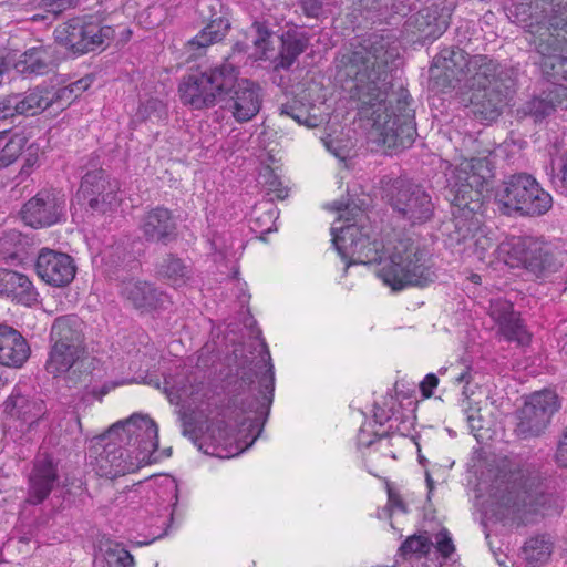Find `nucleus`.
<instances>
[{
	"label": "nucleus",
	"mask_w": 567,
	"mask_h": 567,
	"mask_svg": "<svg viewBox=\"0 0 567 567\" xmlns=\"http://www.w3.org/2000/svg\"><path fill=\"white\" fill-rule=\"evenodd\" d=\"M399 58V48L389 37L372 33L351 43L337 58V76L354 82L351 99L360 120L371 125L374 141L390 150L402 151L413 145L416 132L415 111L409 91L393 90L389 64Z\"/></svg>",
	"instance_id": "obj_1"
},
{
	"label": "nucleus",
	"mask_w": 567,
	"mask_h": 567,
	"mask_svg": "<svg viewBox=\"0 0 567 567\" xmlns=\"http://www.w3.org/2000/svg\"><path fill=\"white\" fill-rule=\"evenodd\" d=\"M157 424L147 414L134 413L96 437L92 451L101 477L115 478L156 463Z\"/></svg>",
	"instance_id": "obj_2"
},
{
	"label": "nucleus",
	"mask_w": 567,
	"mask_h": 567,
	"mask_svg": "<svg viewBox=\"0 0 567 567\" xmlns=\"http://www.w3.org/2000/svg\"><path fill=\"white\" fill-rule=\"evenodd\" d=\"M446 183L453 207V230L447 233L450 247L470 246L483 225V190L493 177L486 158H470L447 166Z\"/></svg>",
	"instance_id": "obj_3"
},
{
	"label": "nucleus",
	"mask_w": 567,
	"mask_h": 567,
	"mask_svg": "<svg viewBox=\"0 0 567 567\" xmlns=\"http://www.w3.org/2000/svg\"><path fill=\"white\" fill-rule=\"evenodd\" d=\"M386 251L384 264L377 274L392 290L400 291L409 286L425 287L436 279L432 255L417 240L398 238Z\"/></svg>",
	"instance_id": "obj_4"
},
{
	"label": "nucleus",
	"mask_w": 567,
	"mask_h": 567,
	"mask_svg": "<svg viewBox=\"0 0 567 567\" xmlns=\"http://www.w3.org/2000/svg\"><path fill=\"white\" fill-rule=\"evenodd\" d=\"M237 75L238 66L230 62L185 75L178 85L181 102L195 111L212 109L223 102Z\"/></svg>",
	"instance_id": "obj_5"
},
{
	"label": "nucleus",
	"mask_w": 567,
	"mask_h": 567,
	"mask_svg": "<svg viewBox=\"0 0 567 567\" xmlns=\"http://www.w3.org/2000/svg\"><path fill=\"white\" fill-rule=\"evenodd\" d=\"M495 200L505 215L542 216L553 206V197L527 173L508 176L496 189Z\"/></svg>",
	"instance_id": "obj_6"
},
{
	"label": "nucleus",
	"mask_w": 567,
	"mask_h": 567,
	"mask_svg": "<svg viewBox=\"0 0 567 567\" xmlns=\"http://www.w3.org/2000/svg\"><path fill=\"white\" fill-rule=\"evenodd\" d=\"M381 198L398 219L420 226L434 216L435 206L425 188L403 177L383 178Z\"/></svg>",
	"instance_id": "obj_7"
},
{
	"label": "nucleus",
	"mask_w": 567,
	"mask_h": 567,
	"mask_svg": "<svg viewBox=\"0 0 567 567\" xmlns=\"http://www.w3.org/2000/svg\"><path fill=\"white\" fill-rule=\"evenodd\" d=\"M495 252L497 260L511 267L520 265L537 278L557 272L563 265L548 243L533 237H511L499 243Z\"/></svg>",
	"instance_id": "obj_8"
},
{
	"label": "nucleus",
	"mask_w": 567,
	"mask_h": 567,
	"mask_svg": "<svg viewBox=\"0 0 567 567\" xmlns=\"http://www.w3.org/2000/svg\"><path fill=\"white\" fill-rule=\"evenodd\" d=\"M567 0H534L515 8L517 22L530 37H561L567 43Z\"/></svg>",
	"instance_id": "obj_9"
},
{
	"label": "nucleus",
	"mask_w": 567,
	"mask_h": 567,
	"mask_svg": "<svg viewBox=\"0 0 567 567\" xmlns=\"http://www.w3.org/2000/svg\"><path fill=\"white\" fill-rule=\"evenodd\" d=\"M114 34L112 27L103 25L94 16L71 18L54 30L55 41L79 55L104 49Z\"/></svg>",
	"instance_id": "obj_10"
},
{
	"label": "nucleus",
	"mask_w": 567,
	"mask_h": 567,
	"mask_svg": "<svg viewBox=\"0 0 567 567\" xmlns=\"http://www.w3.org/2000/svg\"><path fill=\"white\" fill-rule=\"evenodd\" d=\"M265 348L266 359L262 358V362H259L258 370L254 372L244 373L241 377V381L246 384H249L252 391L258 392V394H252L251 398L246 399L243 402L241 410L245 413L254 412L256 414L254 421L250 423L251 431L255 429L257 433L252 436L249 443H247L244 447L240 449V452L246 451L249 446L254 444L257 437L260 435L264 425L269 415L270 405L274 400V391H275V372L274 364L271 363V358L267 344L262 343Z\"/></svg>",
	"instance_id": "obj_11"
},
{
	"label": "nucleus",
	"mask_w": 567,
	"mask_h": 567,
	"mask_svg": "<svg viewBox=\"0 0 567 567\" xmlns=\"http://www.w3.org/2000/svg\"><path fill=\"white\" fill-rule=\"evenodd\" d=\"M332 244L347 262L346 269L352 264H379L383 266L388 251L381 241L371 240L355 224L331 227Z\"/></svg>",
	"instance_id": "obj_12"
},
{
	"label": "nucleus",
	"mask_w": 567,
	"mask_h": 567,
	"mask_svg": "<svg viewBox=\"0 0 567 567\" xmlns=\"http://www.w3.org/2000/svg\"><path fill=\"white\" fill-rule=\"evenodd\" d=\"M491 497L502 517L526 525L540 513L544 496L533 494L520 483L496 480L491 488Z\"/></svg>",
	"instance_id": "obj_13"
},
{
	"label": "nucleus",
	"mask_w": 567,
	"mask_h": 567,
	"mask_svg": "<svg viewBox=\"0 0 567 567\" xmlns=\"http://www.w3.org/2000/svg\"><path fill=\"white\" fill-rule=\"evenodd\" d=\"M559 409L560 401L554 391L534 392L516 413L517 422L514 430L516 435L522 440L540 436Z\"/></svg>",
	"instance_id": "obj_14"
},
{
	"label": "nucleus",
	"mask_w": 567,
	"mask_h": 567,
	"mask_svg": "<svg viewBox=\"0 0 567 567\" xmlns=\"http://www.w3.org/2000/svg\"><path fill=\"white\" fill-rule=\"evenodd\" d=\"M95 364L85 351L50 346L44 368L53 378H63L69 388H75L91 382Z\"/></svg>",
	"instance_id": "obj_15"
},
{
	"label": "nucleus",
	"mask_w": 567,
	"mask_h": 567,
	"mask_svg": "<svg viewBox=\"0 0 567 567\" xmlns=\"http://www.w3.org/2000/svg\"><path fill=\"white\" fill-rule=\"evenodd\" d=\"M117 192V182L111 181L97 164H92V168L82 176L76 198L93 214L103 215L118 205Z\"/></svg>",
	"instance_id": "obj_16"
},
{
	"label": "nucleus",
	"mask_w": 567,
	"mask_h": 567,
	"mask_svg": "<svg viewBox=\"0 0 567 567\" xmlns=\"http://www.w3.org/2000/svg\"><path fill=\"white\" fill-rule=\"evenodd\" d=\"M66 196L58 189H41L21 208L25 225L32 228L51 227L65 218Z\"/></svg>",
	"instance_id": "obj_17"
},
{
	"label": "nucleus",
	"mask_w": 567,
	"mask_h": 567,
	"mask_svg": "<svg viewBox=\"0 0 567 567\" xmlns=\"http://www.w3.org/2000/svg\"><path fill=\"white\" fill-rule=\"evenodd\" d=\"M454 7L446 0H432L413 14L408 25L422 41H434L447 29Z\"/></svg>",
	"instance_id": "obj_18"
},
{
	"label": "nucleus",
	"mask_w": 567,
	"mask_h": 567,
	"mask_svg": "<svg viewBox=\"0 0 567 567\" xmlns=\"http://www.w3.org/2000/svg\"><path fill=\"white\" fill-rule=\"evenodd\" d=\"M220 103L238 123L251 121L260 111L262 103L261 87L248 79H238Z\"/></svg>",
	"instance_id": "obj_19"
},
{
	"label": "nucleus",
	"mask_w": 567,
	"mask_h": 567,
	"mask_svg": "<svg viewBox=\"0 0 567 567\" xmlns=\"http://www.w3.org/2000/svg\"><path fill=\"white\" fill-rule=\"evenodd\" d=\"M472 58L461 48L442 49L430 68L431 79L442 87H455L467 74Z\"/></svg>",
	"instance_id": "obj_20"
},
{
	"label": "nucleus",
	"mask_w": 567,
	"mask_h": 567,
	"mask_svg": "<svg viewBox=\"0 0 567 567\" xmlns=\"http://www.w3.org/2000/svg\"><path fill=\"white\" fill-rule=\"evenodd\" d=\"M59 461L43 453L33 462L28 480L27 502L31 505L43 503L59 483Z\"/></svg>",
	"instance_id": "obj_21"
},
{
	"label": "nucleus",
	"mask_w": 567,
	"mask_h": 567,
	"mask_svg": "<svg viewBox=\"0 0 567 567\" xmlns=\"http://www.w3.org/2000/svg\"><path fill=\"white\" fill-rule=\"evenodd\" d=\"M35 271L45 284L65 287L74 279L76 266L70 255L42 248L37 257Z\"/></svg>",
	"instance_id": "obj_22"
},
{
	"label": "nucleus",
	"mask_w": 567,
	"mask_h": 567,
	"mask_svg": "<svg viewBox=\"0 0 567 567\" xmlns=\"http://www.w3.org/2000/svg\"><path fill=\"white\" fill-rule=\"evenodd\" d=\"M503 84L492 89H471V104L475 116L482 121H494L514 91L515 80L503 75Z\"/></svg>",
	"instance_id": "obj_23"
},
{
	"label": "nucleus",
	"mask_w": 567,
	"mask_h": 567,
	"mask_svg": "<svg viewBox=\"0 0 567 567\" xmlns=\"http://www.w3.org/2000/svg\"><path fill=\"white\" fill-rule=\"evenodd\" d=\"M140 230L148 243L168 245L177 238V223L173 213L157 206L144 213L140 220Z\"/></svg>",
	"instance_id": "obj_24"
},
{
	"label": "nucleus",
	"mask_w": 567,
	"mask_h": 567,
	"mask_svg": "<svg viewBox=\"0 0 567 567\" xmlns=\"http://www.w3.org/2000/svg\"><path fill=\"white\" fill-rule=\"evenodd\" d=\"M488 313L498 326L499 333L509 342H517L520 346L527 344L530 340L529 333L518 312L508 300L497 298L489 302Z\"/></svg>",
	"instance_id": "obj_25"
},
{
	"label": "nucleus",
	"mask_w": 567,
	"mask_h": 567,
	"mask_svg": "<svg viewBox=\"0 0 567 567\" xmlns=\"http://www.w3.org/2000/svg\"><path fill=\"white\" fill-rule=\"evenodd\" d=\"M116 287L121 298L142 312L154 310L162 302L163 293L147 280L132 276Z\"/></svg>",
	"instance_id": "obj_26"
},
{
	"label": "nucleus",
	"mask_w": 567,
	"mask_h": 567,
	"mask_svg": "<svg viewBox=\"0 0 567 567\" xmlns=\"http://www.w3.org/2000/svg\"><path fill=\"white\" fill-rule=\"evenodd\" d=\"M515 80L514 71L503 66L497 61L487 55H474L470 64V86L471 89H492L503 84V75Z\"/></svg>",
	"instance_id": "obj_27"
},
{
	"label": "nucleus",
	"mask_w": 567,
	"mask_h": 567,
	"mask_svg": "<svg viewBox=\"0 0 567 567\" xmlns=\"http://www.w3.org/2000/svg\"><path fill=\"white\" fill-rule=\"evenodd\" d=\"M4 412L11 417L21 420L30 425L42 420L48 410L45 402L35 394L24 393L16 386L3 403Z\"/></svg>",
	"instance_id": "obj_28"
},
{
	"label": "nucleus",
	"mask_w": 567,
	"mask_h": 567,
	"mask_svg": "<svg viewBox=\"0 0 567 567\" xmlns=\"http://www.w3.org/2000/svg\"><path fill=\"white\" fill-rule=\"evenodd\" d=\"M103 272L105 277L120 285L131 278L140 268V261L121 245L110 247L104 254Z\"/></svg>",
	"instance_id": "obj_29"
},
{
	"label": "nucleus",
	"mask_w": 567,
	"mask_h": 567,
	"mask_svg": "<svg viewBox=\"0 0 567 567\" xmlns=\"http://www.w3.org/2000/svg\"><path fill=\"white\" fill-rule=\"evenodd\" d=\"M30 355V347L16 329L0 324V364L21 368Z\"/></svg>",
	"instance_id": "obj_30"
},
{
	"label": "nucleus",
	"mask_w": 567,
	"mask_h": 567,
	"mask_svg": "<svg viewBox=\"0 0 567 567\" xmlns=\"http://www.w3.org/2000/svg\"><path fill=\"white\" fill-rule=\"evenodd\" d=\"M52 52L50 47H32L19 55L13 68L24 78L47 75L55 66Z\"/></svg>",
	"instance_id": "obj_31"
},
{
	"label": "nucleus",
	"mask_w": 567,
	"mask_h": 567,
	"mask_svg": "<svg viewBox=\"0 0 567 567\" xmlns=\"http://www.w3.org/2000/svg\"><path fill=\"white\" fill-rule=\"evenodd\" d=\"M81 326V321L75 316L58 317L51 326L50 346L85 351Z\"/></svg>",
	"instance_id": "obj_32"
},
{
	"label": "nucleus",
	"mask_w": 567,
	"mask_h": 567,
	"mask_svg": "<svg viewBox=\"0 0 567 567\" xmlns=\"http://www.w3.org/2000/svg\"><path fill=\"white\" fill-rule=\"evenodd\" d=\"M0 295L24 306L37 302L39 296L25 275L9 269H0Z\"/></svg>",
	"instance_id": "obj_33"
},
{
	"label": "nucleus",
	"mask_w": 567,
	"mask_h": 567,
	"mask_svg": "<svg viewBox=\"0 0 567 567\" xmlns=\"http://www.w3.org/2000/svg\"><path fill=\"white\" fill-rule=\"evenodd\" d=\"M281 48L275 59V69L289 70L309 47L307 33L289 29L280 35Z\"/></svg>",
	"instance_id": "obj_34"
},
{
	"label": "nucleus",
	"mask_w": 567,
	"mask_h": 567,
	"mask_svg": "<svg viewBox=\"0 0 567 567\" xmlns=\"http://www.w3.org/2000/svg\"><path fill=\"white\" fill-rule=\"evenodd\" d=\"M565 103L567 99L564 89L550 86L529 100L524 106V112L535 121H542L553 114L557 107L565 106Z\"/></svg>",
	"instance_id": "obj_35"
},
{
	"label": "nucleus",
	"mask_w": 567,
	"mask_h": 567,
	"mask_svg": "<svg viewBox=\"0 0 567 567\" xmlns=\"http://www.w3.org/2000/svg\"><path fill=\"white\" fill-rule=\"evenodd\" d=\"M206 21L207 24L187 41L186 48L189 52H205L208 47L221 42L231 29L229 19L214 18Z\"/></svg>",
	"instance_id": "obj_36"
},
{
	"label": "nucleus",
	"mask_w": 567,
	"mask_h": 567,
	"mask_svg": "<svg viewBox=\"0 0 567 567\" xmlns=\"http://www.w3.org/2000/svg\"><path fill=\"white\" fill-rule=\"evenodd\" d=\"M156 275L169 285L184 286L192 277V269L174 254H166L156 265Z\"/></svg>",
	"instance_id": "obj_37"
},
{
	"label": "nucleus",
	"mask_w": 567,
	"mask_h": 567,
	"mask_svg": "<svg viewBox=\"0 0 567 567\" xmlns=\"http://www.w3.org/2000/svg\"><path fill=\"white\" fill-rule=\"evenodd\" d=\"M530 44H534L536 51L540 55L539 64L547 62V60H556L551 61L555 64V71L559 72L560 62L567 61V43L561 41V37H530L528 39Z\"/></svg>",
	"instance_id": "obj_38"
},
{
	"label": "nucleus",
	"mask_w": 567,
	"mask_h": 567,
	"mask_svg": "<svg viewBox=\"0 0 567 567\" xmlns=\"http://www.w3.org/2000/svg\"><path fill=\"white\" fill-rule=\"evenodd\" d=\"M553 553V542L549 535L530 537L523 547L526 561L530 565H542L548 561Z\"/></svg>",
	"instance_id": "obj_39"
},
{
	"label": "nucleus",
	"mask_w": 567,
	"mask_h": 567,
	"mask_svg": "<svg viewBox=\"0 0 567 567\" xmlns=\"http://www.w3.org/2000/svg\"><path fill=\"white\" fill-rule=\"evenodd\" d=\"M251 42L255 47L256 59H268V52L274 51L271 38L274 32L264 22H254L250 29Z\"/></svg>",
	"instance_id": "obj_40"
},
{
	"label": "nucleus",
	"mask_w": 567,
	"mask_h": 567,
	"mask_svg": "<svg viewBox=\"0 0 567 567\" xmlns=\"http://www.w3.org/2000/svg\"><path fill=\"white\" fill-rule=\"evenodd\" d=\"M278 217V212L272 206L264 209L262 207H255L250 218V228L254 233L266 235L274 230L275 221Z\"/></svg>",
	"instance_id": "obj_41"
},
{
	"label": "nucleus",
	"mask_w": 567,
	"mask_h": 567,
	"mask_svg": "<svg viewBox=\"0 0 567 567\" xmlns=\"http://www.w3.org/2000/svg\"><path fill=\"white\" fill-rule=\"evenodd\" d=\"M166 116L167 106L157 97H150L141 103L136 112V117L141 121H162L165 120Z\"/></svg>",
	"instance_id": "obj_42"
},
{
	"label": "nucleus",
	"mask_w": 567,
	"mask_h": 567,
	"mask_svg": "<svg viewBox=\"0 0 567 567\" xmlns=\"http://www.w3.org/2000/svg\"><path fill=\"white\" fill-rule=\"evenodd\" d=\"M260 178L267 190V195L271 196L270 200L285 199L288 196V189L284 187L280 177L271 167H265L260 173Z\"/></svg>",
	"instance_id": "obj_43"
},
{
	"label": "nucleus",
	"mask_w": 567,
	"mask_h": 567,
	"mask_svg": "<svg viewBox=\"0 0 567 567\" xmlns=\"http://www.w3.org/2000/svg\"><path fill=\"white\" fill-rule=\"evenodd\" d=\"M27 144V138L21 135L11 137L0 150V168H6L14 163Z\"/></svg>",
	"instance_id": "obj_44"
},
{
	"label": "nucleus",
	"mask_w": 567,
	"mask_h": 567,
	"mask_svg": "<svg viewBox=\"0 0 567 567\" xmlns=\"http://www.w3.org/2000/svg\"><path fill=\"white\" fill-rule=\"evenodd\" d=\"M280 115L291 117L298 124L307 127L317 126V118L308 113V110L298 102L286 103L279 107Z\"/></svg>",
	"instance_id": "obj_45"
},
{
	"label": "nucleus",
	"mask_w": 567,
	"mask_h": 567,
	"mask_svg": "<svg viewBox=\"0 0 567 567\" xmlns=\"http://www.w3.org/2000/svg\"><path fill=\"white\" fill-rule=\"evenodd\" d=\"M205 436L209 437L213 442V451L209 449L203 450L206 454H215V449L217 445H221L228 441L230 437V430L228 424L224 420L212 421L206 430Z\"/></svg>",
	"instance_id": "obj_46"
},
{
	"label": "nucleus",
	"mask_w": 567,
	"mask_h": 567,
	"mask_svg": "<svg viewBox=\"0 0 567 567\" xmlns=\"http://www.w3.org/2000/svg\"><path fill=\"white\" fill-rule=\"evenodd\" d=\"M551 59L545 63H540V71L543 76L551 83V86H559L566 92L567 99V61L560 62L561 71H555V64L551 63Z\"/></svg>",
	"instance_id": "obj_47"
},
{
	"label": "nucleus",
	"mask_w": 567,
	"mask_h": 567,
	"mask_svg": "<svg viewBox=\"0 0 567 567\" xmlns=\"http://www.w3.org/2000/svg\"><path fill=\"white\" fill-rule=\"evenodd\" d=\"M197 10L203 20L229 19V9L221 0H199Z\"/></svg>",
	"instance_id": "obj_48"
},
{
	"label": "nucleus",
	"mask_w": 567,
	"mask_h": 567,
	"mask_svg": "<svg viewBox=\"0 0 567 567\" xmlns=\"http://www.w3.org/2000/svg\"><path fill=\"white\" fill-rule=\"evenodd\" d=\"M105 556L106 565L110 567H113V565L116 567H135L133 555L118 543L110 546Z\"/></svg>",
	"instance_id": "obj_49"
},
{
	"label": "nucleus",
	"mask_w": 567,
	"mask_h": 567,
	"mask_svg": "<svg viewBox=\"0 0 567 567\" xmlns=\"http://www.w3.org/2000/svg\"><path fill=\"white\" fill-rule=\"evenodd\" d=\"M498 245L499 244L495 243L494 238L482 225L468 247H473L477 258L483 260L485 258V255L491 249H496ZM493 255L496 257L495 250H493Z\"/></svg>",
	"instance_id": "obj_50"
},
{
	"label": "nucleus",
	"mask_w": 567,
	"mask_h": 567,
	"mask_svg": "<svg viewBox=\"0 0 567 567\" xmlns=\"http://www.w3.org/2000/svg\"><path fill=\"white\" fill-rule=\"evenodd\" d=\"M432 546L431 540L425 536L413 535L408 537L401 545L400 551L403 556L411 554L426 555Z\"/></svg>",
	"instance_id": "obj_51"
},
{
	"label": "nucleus",
	"mask_w": 567,
	"mask_h": 567,
	"mask_svg": "<svg viewBox=\"0 0 567 567\" xmlns=\"http://www.w3.org/2000/svg\"><path fill=\"white\" fill-rule=\"evenodd\" d=\"M49 107L56 106V109L63 110L69 106L74 99V94L71 93L69 85L58 89H45Z\"/></svg>",
	"instance_id": "obj_52"
},
{
	"label": "nucleus",
	"mask_w": 567,
	"mask_h": 567,
	"mask_svg": "<svg viewBox=\"0 0 567 567\" xmlns=\"http://www.w3.org/2000/svg\"><path fill=\"white\" fill-rule=\"evenodd\" d=\"M435 543L437 551L445 559L450 558L451 555L455 551V546L453 544L451 534L446 528H442L435 535Z\"/></svg>",
	"instance_id": "obj_53"
},
{
	"label": "nucleus",
	"mask_w": 567,
	"mask_h": 567,
	"mask_svg": "<svg viewBox=\"0 0 567 567\" xmlns=\"http://www.w3.org/2000/svg\"><path fill=\"white\" fill-rule=\"evenodd\" d=\"M27 102L30 104V107L33 109V114H38L47 109H49V102L45 93V89H35L25 93Z\"/></svg>",
	"instance_id": "obj_54"
},
{
	"label": "nucleus",
	"mask_w": 567,
	"mask_h": 567,
	"mask_svg": "<svg viewBox=\"0 0 567 567\" xmlns=\"http://www.w3.org/2000/svg\"><path fill=\"white\" fill-rule=\"evenodd\" d=\"M179 419L183 427L182 434L192 440L194 444L198 446L199 450H203L202 443L198 442L200 437L196 432V426L193 416L183 412L179 413Z\"/></svg>",
	"instance_id": "obj_55"
},
{
	"label": "nucleus",
	"mask_w": 567,
	"mask_h": 567,
	"mask_svg": "<svg viewBox=\"0 0 567 567\" xmlns=\"http://www.w3.org/2000/svg\"><path fill=\"white\" fill-rule=\"evenodd\" d=\"M553 183L567 189V150L558 158L557 173L553 176Z\"/></svg>",
	"instance_id": "obj_56"
},
{
	"label": "nucleus",
	"mask_w": 567,
	"mask_h": 567,
	"mask_svg": "<svg viewBox=\"0 0 567 567\" xmlns=\"http://www.w3.org/2000/svg\"><path fill=\"white\" fill-rule=\"evenodd\" d=\"M555 461L559 467H567V425L560 434L555 453Z\"/></svg>",
	"instance_id": "obj_57"
},
{
	"label": "nucleus",
	"mask_w": 567,
	"mask_h": 567,
	"mask_svg": "<svg viewBox=\"0 0 567 567\" xmlns=\"http://www.w3.org/2000/svg\"><path fill=\"white\" fill-rule=\"evenodd\" d=\"M43 7L53 13H60L66 9L73 8L79 3V0H41Z\"/></svg>",
	"instance_id": "obj_58"
},
{
	"label": "nucleus",
	"mask_w": 567,
	"mask_h": 567,
	"mask_svg": "<svg viewBox=\"0 0 567 567\" xmlns=\"http://www.w3.org/2000/svg\"><path fill=\"white\" fill-rule=\"evenodd\" d=\"M13 94L7 95L0 100V121L11 118L17 115Z\"/></svg>",
	"instance_id": "obj_59"
},
{
	"label": "nucleus",
	"mask_w": 567,
	"mask_h": 567,
	"mask_svg": "<svg viewBox=\"0 0 567 567\" xmlns=\"http://www.w3.org/2000/svg\"><path fill=\"white\" fill-rule=\"evenodd\" d=\"M437 384L439 378L434 373L426 374L423 381L420 383V390L422 395L424 398H431Z\"/></svg>",
	"instance_id": "obj_60"
},
{
	"label": "nucleus",
	"mask_w": 567,
	"mask_h": 567,
	"mask_svg": "<svg viewBox=\"0 0 567 567\" xmlns=\"http://www.w3.org/2000/svg\"><path fill=\"white\" fill-rule=\"evenodd\" d=\"M13 99L16 101L14 106L17 115H34L33 109L30 107L24 94H13Z\"/></svg>",
	"instance_id": "obj_61"
},
{
	"label": "nucleus",
	"mask_w": 567,
	"mask_h": 567,
	"mask_svg": "<svg viewBox=\"0 0 567 567\" xmlns=\"http://www.w3.org/2000/svg\"><path fill=\"white\" fill-rule=\"evenodd\" d=\"M249 51V44L243 41H237L233 48L231 53L225 59L224 62H230L235 66H237L235 63L237 62L236 59L239 55H245Z\"/></svg>",
	"instance_id": "obj_62"
},
{
	"label": "nucleus",
	"mask_w": 567,
	"mask_h": 567,
	"mask_svg": "<svg viewBox=\"0 0 567 567\" xmlns=\"http://www.w3.org/2000/svg\"><path fill=\"white\" fill-rule=\"evenodd\" d=\"M91 83L92 79L86 76L69 84L71 93L74 94V99L76 100L84 91H86Z\"/></svg>",
	"instance_id": "obj_63"
},
{
	"label": "nucleus",
	"mask_w": 567,
	"mask_h": 567,
	"mask_svg": "<svg viewBox=\"0 0 567 567\" xmlns=\"http://www.w3.org/2000/svg\"><path fill=\"white\" fill-rule=\"evenodd\" d=\"M466 421L468 424V427L471 429V432L474 434V436L480 440L481 434L477 432L482 429V419L478 414V411H473L467 414Z\"/></svg>",
	"instance_id": "obj_64"
}]
</instances>
